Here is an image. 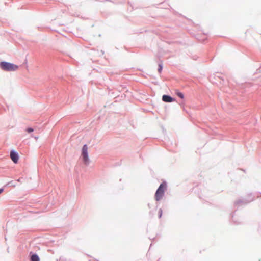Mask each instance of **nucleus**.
<instances>
[{
    "instance_id": "nucleus-1",
    "label": "nucleus",
    "mask_w": 261,
    "mask_h": 261,
    "mask_svg": "<svg viewBox=\"0 0 261 261\" xmlns=\"http://www.w3.org/2000/svg\"><path fill=\"white\" fill-rule=\"evenodd\" d=\"M0 67L2 70L6 71H14L19 68L18 65L7 62H1Z\"/></svg>"
},
{
    "instance_id": "nucleus-2",
    "label": "nucleus",
    "mask_w": 261,
    "mask_h": 261,
    "mask_svg": "<svg viewBox=\"0 0 261 261\" xmlns=\"http://www.w3.org/2000/svg\"><path fill=\"white\" fill-rule=\"evenodd\" d=\"M166 189V183L163 182L160 185L155 194V199L156 201H159L162 198Z\"/></svg>"
},
{
    "instance_id": "nucleus-3",
    "label": "nucleus",
    "mask_w": 261,
    "mask_h": 261,
    "mask_svg": "<svg viewBox=\"0 0 261 261\" xmlns=\"http://www.w3.org/2000/svg\"><path fill=\"white\" fill-rule=\"evenodd\" d=\"M88 147L87 145H84L82 149L81 158L84 165H88L89 163V158L88 156Z\"/></svg>"
},
{
    "instance_id": "nucleus-4",
    "label": "nucleus",
    "mask_w": 261,
    "mask_h": 261,
    "mask_svg": "<svg viewBox=\"0 0 261 261\" xmlns=\"http://www.w3.org/2000/svg\"><path fill=\"white\" fill-rule=\"evenodd\" d=\"M10 158L14 163L16 164L18 162L19 156L15 151H11L10 152Z\"/></svg>"
},
{
    "instance_id": "nucleus-5",
    "label": "nucleus",
    "mask_w": 261,
    "mask_h": 261,
    "mask_svg": "<svg viewBox=\"0 0 261 261\" xmlns=\"http://www.w3.org/2000/svg\"><path fill=\"white\" fill-rule=\"evenodd\" d=\"M162 100L166 102H172L174 101V99L170 96L164 95L162 96Z\"/></svg>"
},
{
    "instance_id": "nucleus-6",
    "label": "nucleus",
    "mask_w": 261,
    "mask_h": 261,
    "mask_svg": "<svg viewBox=\"0 0 261 261\" xmlns=\"http://www.w3.org/2000/svg\"><path fill=\"white\" fill-rule=\"evenodd\" d=\"M31 261H39L40 259L38 256L36 254H33L31 257Z\"/></svg>"
},
{
    "instance_id": "nucleus-7",
    "label": "nucleus",
    "mask_w": 261,
    "mask_h": 261,
    "mask_svg": "<svg viewBox=\"0 0 261 261\" xmlns=\"http://www.w3.org/2000/svg\"><path fill=\"white\" fill-rule=\"evenodd\" d=\"M176 94L182 99L184 97V94L178 90L176 91Z\"/></svg>"
},
{
    "instance_id": "nucleus-8",
    "label": "nucleus",
    "mask_w": 261,
    "mask_h": 261,
    "mask_svg": "<svg viewBox=\"0 0 261 261\" xmlns=\"http://www.w3.org/2000/svg\"><path fill=\"white\" fill-rule=\"evenodd\" d=\"M162 68H163L161 64H160L159 65V69H158V71L159 72H161Z\"/></svg>"
},
{
    "instance_id": "nucleus-9",
    "label": "nucleus",
    "mask_w": 261,
    "mask_h": 261,
    "mask_svg": "<svg viewBox=\"0 0 261 261\" xmlns=\"http://www.w3.org/2000/svg\"><path fill=\"white\" fill-rule=\"evenodd\" d=\"M162 215V210L161 209H160L159 211V218H161Z\"/></svg>"
},
{
    "instance_id": "nucleus-10",
    "label": "nucleus",
    "mask_w": 261,
    "mask_h": 261,
    "mask_svg": "<svg viewBox=\"0 0 261 261\" xmlns=\"http://www.w3.org/2000/svg\"><path fill=\"white\" fill-rule=\"evenodd\" d=\"M27 130L31 131V130H33V129H32V128H28V129H27Z\"/></svg>"
},
{
    "instance_id": "nucleus-11",
    "label": "nucleus",
    "mask_w": 261,
    "mask_h": 261,
    "mask_svg": "<svg viewBox=\"0 0 261 261\" xmlns=\"http://www.w3.org/2000/svg\"><path fill=\"white\" fill-rule=\"evenodd\" d=\"M3 191V189H0V194Z\"/></svg>"
}]
</instances>
